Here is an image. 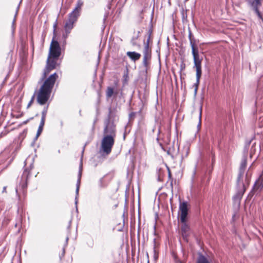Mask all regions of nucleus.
I'll use <instances>...</instances> for the list:
<instances>
[{
  "instance_id": "obj_1",
  "label": "nucleus",
  "mask_w": 263,
  "mask_h": 263,
  "mask_svg": "<svg viewBox=\"0 0 263 263\" xmlns=\"http://www.w3.org/2000/svg\"><path fill=\"white\" fill-rule=\"evenodd\" d=\"M246 165L247 158L243 157L240 164L237 179V192L233 197V200L235 203H240V200L250 183L251 175L248 172L244 176Z\"/></svg>"
},
{
  "instance_id": "obj_29",
  "label": "nucleus",
  "mask_w": 263,
  "mask_h": 263,
  "mask_svg": "<svg viewBox=\"0 0 263 263\" xmlns=\"http://www.w3.org/2000/svg\"><path fill=\"white\" fill-rule=\"evenodd\" d=\"M251 142V140H250V141H249V142L246 144V145L245 146V149H247V150L248 149V147H249V145H250V144Z\"/></svg>"
},
{
  "instance_id": "obj_22",
  "label": "nucleus",
  "mask_w": 263,
  "mask_h": 263,
  "mask_svg": "<svg viewBox=\"0 0 263 263\" xmlns=\"http://www.w3.org/2000/svg\"><path fill=\"white\" fill-rule=\"evenodd\" d=\"M34 97H35V93L33 94L30 101L29 102V103L27 105V108H29L32 105V103L34 101Z\"/></svg>"
},
{
  "instance_id": "obj_28",
  "label": "nucleus",
  "mask_w": 263,
  "mask_h": 263,
  "mask_svg": "<svg viewBox=\"0 0 263 263\" xmlns=\"http://www.w3.org/2000/svg\"><path fill=\"white\" fill-rule=\"evenodd\" d=\"M57 26V21H56V22L53 24V32H54L55 31Z\"/></svg>"
},
{
  "instance_id": "obj_11",
  "label": "nucleus",
  "mask_w": 263,
  "mask_h": 263,
  "mask_svg": "<svg viewBox=\"0 0 263 263\" xmlns=\"http://www.w3.org/2000/svg\"><path fill=\"white\" fill-rule=\"evenodd\" d=\"M152 33V30L149 29L148 34V36L147 39L146 43H144V47L143 49V57H148V58H151L152 57V51L151 49L149 47V42L151 39V35Z\"/></svg>"
},
{
  "instance_id": "obj_36",
  "label": "nucleus",
  "mask_w": 263,
  "mask_h": 263,
  "mask_svg": "<svg viewBox=\"0 0 263 263\" xmlns=\"http://www.w3.org/2000/svg\"><path fill=\"white\" fill-rule=\"evenodd\" d=\"M16 193L17 194V189H16Z\"/></svg>"
},
{
  "instance_id": "obj_32",
  "label": "nucleus",
  "mask_w": 263,
  "mask_h": 263,
  "mask_svg": "<svg viewBox=\"0 0 263 263\" xmlns=\"http://www.w3.org/2000/svg\"><path fill=\"white\" fill-rule=\"evenodd\" d=\"M15 18H14L13 21V22H12V25L13 26L14 24V23H15Z\"/></svg>"
},
{
  "instance_id": "obj_30",
  "label": "nucleus",
  "mask_w": 263,
  "mask_h": 263,
  "mask_svg": "<svg viewBox=\"0 0 263 263\" xmlns=\"http://www.w3.org/2000/svg\"><path fill=\"white\" fill-rule=\"evenodd\" d=\"M6 187H7L6 186H4V187H3V191H2V192H3V193H5V192H6Z\"/></svg>"
},
{
  "instance_id": "obj_5",
  "label": "nucleus",
  "mask_w": 263,
  "mask_h": 263,
  "mask_svg": "<svg viewBox=\"0 0 263 263\" xmlns=\"http://www.w3.org/2000/svg\"><path fill=\"white\" fill-rule=\"evenodd\" d=\"M61 54V48L59 45V42L57 41L52 39L49 52V58H52V59H58Z\"/></svg>"
},
{
  "instance_id": "obj_27",
  "label": "nucleus",
  "mask_w": 263,
  "mask_h": 263,
  "mask_svg": "<svg viewBox=\"0 0 263 263\" xmlns=\"http://www.w3.org/2000/svg\"><path fill=\"white\" fill-rule=\"evenodd\" d=\"M131 44L133 46H136L137 44L136 43V39H133L131 41Z\"/></svg>"
},
{
  "instance_id": "obj_3",
  "label": "nucleus",
  "mask_w": 263,
  "mask_h": 263,
  "mask_svg": "<svg viewBox=\"0 0 263 263\" xmlns=\"http://www.w3.org/2000/svg\"><path fill=\"white\" fill-rule=\"evenodd\" d=\"M189 39L190 40V43L192 48V53L193 56L194 67L196 68V82L194 84V86L195 87V92L196 93L199 84L200 79L202 75V60L199 58L198 49L195 46V41L193 37L192 33L190 29H189Z\"/></svg>"
},
{
  "instance_id": "obj_8",
  "label": "nucleus",
  "mask_w": 263,
  "mask_h": 263,
  "mask_svg": "<svg viewBox=\"0 0 263 263\" xmlns=\"http://www.w3.org/2000/svg\"><path fill=\"white\" fill-rule=\"evenodd\" d=\"M58 59H52V58L48 57L47 60V64L44 71V76L42 79H44L46 76L51 71L55 69L57 65V62L55 60Z\"/></svg>"
},
{
  "instance_id": "obj_33",
  "label": "nucleus",
  "mask_w": 263,
  "mask_h": 263,
  "mask_svg": "<svg viewBox=\"0 0 263 263\" xmlns=\"http://www.w3.org/2000/svg\"><path fill=\"white\" fill-rule=\"evenodd\" d=\"M65 253V249L64 248L63 249V255H64Z\"/></svg>"
},
{
  "instance_id": "obj_2",
  "label": "nucleus",
  "mask_w": 263,
  "mask_h": 263,
  "mask_svg": "<svg viewBox=\"0 0 263 263\" xmlns=\"http://www.w3.org/2000/svg\"><path fill=\"white\" fill-rule=\"evenodd\" d=\"M58 78V76L57 73H54L45 81L41 87L37 96V102L40 105L45 104L49 100L52 89Z\"/></svg>"
},
{
  "instance_id": "obj_31",
  "label": "nucleus",
  "mask_w": 263,
  "mask_h": 263,
  "mask_svg": "<svg viewBox=\"0 0 263 263\" xmlns=\"http://www.w3.org/2000/svg\"><path fill=\"white\" fill-rule=\"evenodd\" d=\"M68 240V237H67L66 238V244L67 243Z\"/></svg>"
},
{
  "instance_id": "obj_14",
  "label": "nucleus",
  "mask_w": 263,
  "mask_h": 263,
  "mask_svg": "<svg viewBox=\"0 0 263 263\" xmlns=\"http://www.w3.org/2000/svg\"><path fill=\"white\" fill-rule=\"evenodd\" d=\"M30 173L27 170H25L23 173L20 185L21 186L22 189H25L27 186V180L29 177Z\"/></svg>"
},
{
  "instance_id": "obj_20",
  "label": "nucleus",
  "mask_w": 263,
  "mask_h": 263,
  "mask_svg": "<svg viewBox=\"0 0 263 263\" xmlns=\"http://www.w3.org/2000/svg\"><path fill=\"white\" fill-rule=\"evenodd\" d=\"M48 108V105L45 106L42 112L41 121L45 122L46 117L47 113V110Z\"/></svg>"
},
{
  "instance_id": "obj_6",
  "label": "nucleus",
  "mask_w": 263,
  "mask_h": 263,
  "mask_svg": "<svg viewBox=\"0 0 263 263\" xmlns=\"http://www.w3.org/2000/svg\"><path fill=\"white\" fill-rule=\"evenodd\" d=\"M78 18L79 17H77L76 16L69 14L68 20L66 21L64 24V31H66L67 33H70L74 26V24L77 22Z\"/></svg>"
},
{
  "instance_id": "obj_25",
  "label": "nucleus",
  "mask_w": 263,
  "mask_h": 263,
  "mask_svg": "<svg viewBox=\"0 0 263 263\" xmlns=\"http://www.w3.org/2000/svg\"><path fill=\"white\" fill-rule=\"evenodd\" d=\"M103 178H101L99 180V186L101 187H103L105 185L103 184Z\"/></svg>"
},
{
  "instance_id": "obj_34",
  "label": "nucleus",
  "mask_w": 263,
  "mask_h": 263,
  "mask_svg": "<svg viewBox=\"0 0 263 263\" xmlns=\"http://www.w3.org/2000/svg\"><path fill=\"white\" fill-rule=\"evenodd\" d=\"M178 262H179V263H183V262H182V261H180V260H178Z\"/></svg>"
},
{
  "instance_id": "obj_24",
  "label": "nucleus",
  "mask_w": 263,
  "mask_h": 263,
  "mask_svg": "<svg viewBox=\"0 0 263 263\" xmlns=\"http://www.w3.org/2000/svg\"><path fill=\"white\" fill-rule=\"evenodd\" d=\"M255 146V143L253 144L251 147V150H250V156L252 157L253 154L255 153V148L254 147Z\"/></svg>"
},
{
  "instance_id": "obj_4",
  "label": "nucleus",
  "mask_w": 263,
  "mask_h": 263,
  "mask_svg": "<svg viewBox=\"0 0 263 263\" xmlns=\"http://www.w3.org/2000/svg\"><path fill=\"white\" fill-rule=\"evenodd\" d=\"M114 142V138L111 136H104L102 139L100 152L106 155H109L111 151Z\"/></svg>"
},
{
  "instance_id": "obj_17",
  "label": "nucleus",
  "mask_w": 263,
  "mask_h": 263,
  "mask_svg": "<svg viewBox=\"0 0 263 263\" xmlns=\"http://www.w3.org/2000/svg\"><path fill=\"white\" fill-rule=\"evenodd\" d=\"M182 223V226L181 227V232L183 238H186L187 236V232L189 231V227L186 224V222H181Z\"/></svg>"
},
{
  "instance_id": "obj_16",
  "label": "nucleus",
  "mask_w": 263,
  "mask_h": 263,
  "mask_svg": "<svg viewBox=\"0 0 263 263\" xmlns=\"http://www.w3.org/2000/svg\"><path fill=\"white\" fill-rule=\"evenodd\" d=\"M126 55L130 58V59L134 62L138 60L140 57L141 54L135 51H128Z\"/></svg>"
},
{
  "instance_id": "obj_15",
  "label": "nucleus",
  "mask_w": 263,
  "mask_h": 263,
  "mask_svg": "<svg viewBox=\"0 0 263 263\" xmlns=\"http://www.w3.org/2000/svg\"><path fill=\"white\" fill-rule=\"evenodd\" d=\"M83 5V2L81 0H78L77 1L76 7L73 10V11L69 14H72L74 16H76L77 17H79V16L80 15V11Z\"/></svg>"
},
{
  "instance_id": "obj_35",
  "label": "nucleus",
  "mask_w": 263,
  "mask_h": 263,
  "mask_svg": "<svg viewBox=\"0 0 263 263\" xmlns=\"http://www.w3.org/2000/svg\"><path fill=\"white\" fill-rule=\"evenodd\" d=\"M110 112H111V109L110 108L109 109V114H110Z\"/></svg>"
},
{
  "instance_id": "obj_26",
  "label": "nucleus",
  "mask_w": 263,
  "mask_h": 263,
  "mask_svg": "<svg viewBox=\"0 0 263 263\" xmlns=\"http://www.w3.org/2000/svg\"><path fill=\"white\" fill-rule=\"evenodd\" d=\"M201 111H200V116H199V122L198 124V128H200L201 126Z\"/></svg>"
},
{
  "instance_id": "obj_12",
  "label": "nucleus",
  "mask_w": 263,
  "mask_h": 263,
  "mask_svg": "<svg viewBox=\"0 0 263 263\" xmlns=\"http://www.w3.org/2000/svg\"><path fill=\"white\" fill-rule=\"evenodd\" d=\"M248 4L253 9L256 14L261 17V14L259 12L258 7L261 6L260 0H246Z\"/></svg>"
},
{
  "instance_id": "obj_10",
  "label": "nucleus",
  "mask_w": 263,
  "mask_h": 263,
  "mask_svg": "<svg viewBox=\"0 0 263 263\" xmlns=\"http://www.w3.org/2000/svg\"><path fill=\"white\" fill-rule=\"evenodd\" d=\"M104 134L106 135L105 136H111L113 138H114L116 136L115 126L113 123L110 122L109 119L105 122Z\"/></svg>"
},
{
  "instance_id": "obj_37",
  "label": "nucleus",
  "mask_w": 263,
  "mask_h": 263,
  "mask_svg": "<svg viewBox=\"0 0 263 263\" xmlns=\"http://www.w3.org/2000/svg\"><path fill=\"white\" fill-rule=\"evenodd\" d=\"M84 151V147L83 148V151H82V153H83Z\"/></svg>"
},
{
  "instance_id": "obj_21",
  "label": "nucleus",
  "mask_w": 263,
  "mask_h": 263,
  "mask_svg": "<svg viewBox=\"0 0 263 263\" xmlns=\"http://www.w3.org/2000/svg\"><path fill=\"white\" fill-rule=\"evenodd\" d=\"M163 172L161 170L159 169V171L158 172V180L159 181H162L163 180Z\"/></svg>"
},
{
  "instance_id": "obj_18",
  "label": "nucleus",
  "mask_w": 263,
  "mask_h": 263,
  "mask_svg": "<svg viewBox=\"0 0 263 263\" xmlns=\"http://www.w3.org/2000/svg\"><path fill=\"white\" fill-rule=\"evenodd\" d=\"M44 124H45L44 122L40 121V125L38 127V129H37V133L36 134V136L35 137V140H36L38 138V137L40 136V135L41 134L42 131L43 130V127L44 126Z\"/></svg>"
},
{
  "instance_id": "obj_7",
  "label": "nucleus",
  "mask_w": 263,
  "mask_h": 263,
  "mask_svg": "<svg viewBox=\"0 0 263 263\" xmlns=\"http://www.w3.org/2000/svg\"><path fill=\"white\" fill-rule=\"evenodd\" d=\"M82 157L83 156H82L81 158L80 164L79 165V173H78V179H77V184H76L75 205H76L77 211H78L77 204L78 202L79 191V189H80L81 179L82 174V167H83Z\"/></svg>"
},
{
  "instance_id": "obj_13",
  "label": "nucleus",
  "mask_w": 263,
  "mask_h": 263,
  "mask_svg": "<svg viewBox=\"0 0 263 263\" xmlns=\"http://www.w3.org/2000/svg\"><path fill=\"white\" fill-rule=\"evenodd\" d=\"M122 95V91H121L119 92V91L117 89L114 90V89L111 87H108L106 91V96L107 98H110L112 97H114V99H116L118 97L120 98Z\"/></svg>"
},
{
  "instance_id": "obj_9",
  "label": "nucleus",
  "mask_w": 263,
  "mask_h": 263,
  "mask_svg": "<svg viewBox=\"0 0 263 263\" xmlns=\"http://www.w3.org/2000/svg\"><path fill=\"white\" fill-rule=\"evenodd\" d=\"M179 210L180 211V219L181 222H186L188 214L187 202L186 201L180 203Z\"/></svg>"
},
{
  "instance_id": "obj_23",
  "label": "nucleus",
  "mask_w": 263,
  "mask_h": 263,
  "mask_svg": "<svg viewBox=\"0 0 263 263\" xmlns=\"http://www.w3.org/2000/svg\"><path fill=\"white\" fill-rule=\"evenodd\" d=\"M70 33H67L66 31H65V33L63 34V37L64 38V44H66V40L68 36Z\"/></svg>"
},
{
  "instance_id": "obj_19",
  "label": "nucleus",
  "mask_w": 263,
  "mask_h": 263,
  "mask_svg": "<svg viewBox=\"0 0 263 263\" xmlns=\"http://www.w3.org/2000/svg\"><path fill=\"white\" fill-rule=\"evenodd\" d=\"M151 58H148V57H143L142 64L144 67V70L146 72H147L148 68V65H149V62L148 61L150 60Z\"/></svg>"
}]
</instances>
